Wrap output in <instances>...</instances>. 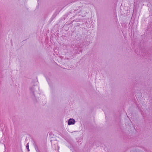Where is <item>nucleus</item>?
Returning <instances> with one entry per match:
<instances>
[{"instance_id": "1", "label": "nucleus", "mask_w": 152, "mask_h": 152, "mask_svg": "<svg viewBox=\"0 0 152 152\" xmlns=\"http://www.w3.org/2000/svg\"><path fill=\"white\" fill-rule=\"evenodd\" d=\"M75 123V121L73 119H70L68 121V125H71L74 124Z\"/></svg>"}, {"instance_id": "2", "label": "nucleus", "mask_w": 152, "mask_h": 152, "mask_svg": "<svg viewBox=\"0 0 152 152\" xmlns=\"http://www.w3.org/2000/svg\"><path fill=\"white\" fill-rule=\"evenodd\" d=\"M26 148H27L28 149V144L26 146Z\"/></svg>"}]
</instances>
